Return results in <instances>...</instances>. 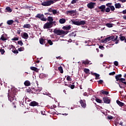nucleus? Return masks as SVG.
<instances>
[{"label": "nucleus", "instance_id": "nucleus-36", "mask_svg": "<svg viewBox=\"0 0 126 126\" xmlns=\"http://www.w3.org/2000/svg\"><path fill=\"white\" fill-rule=\"evenodd\" d=\"M0 39L2 40V41H6V40H7L6 38L4 37L3 35H1Z\"/></svg>", "mask_w": 126, "mask_h": 126}, {"label": "nucleus", "instance_id": "nucleus-47", "mask_svg": "<svg viewBox=\"0 0 126 126\" xmlns=\"http://www.w3.org/2000/svg\"><path fill=\"white\" fill-rule=\"evenodd\" d=\"M18 45H20V46H22L23 45V42H22V41L20 40L18 41Z\"/></svg>", "mask_w": 126, "mask_h": 126}, {"label": "nucleus", "instance_id": "nucleus-31", "mask_svg": "<svg viewBox=\"0 0 126 126\" xmlns=\"http://www.w3.org/2000/svg\"><path fill=\"white\" fill-rule=\"evenodd\" d=\"M93 75H95V79H99V77L100 76V75H99V74H97L96 73H94L93 74Z\"/></svg>", "mask_w": 126, "mask_h": 126}, {"label": "nucleus", "instance_id": "nucleus-59", "mask_svg": "<svg viewBox=\"0 0 126 126\" xmlns=\"http://www.w3.org/2000/svg\"><path fill=\"white\" fill-rule=\"evenodd\" d=\"M99 49H101V50H103V49L104 48V46H103L102 45H99Z\"/></svg>", "mask_w": 126, "mask_h": 126}, {"label": "nucleus", "instance_id": "nucleus-38", "mask_svg": "<svg viewBox=\"0 0 126 126\" xmlns=\"http://www.w3.org/2000/svg\"><path fill=\"white\" fill-rule=\"evenodd\" d=\"M108 38L109 39L110 41H111V40H112V41H114V39H115V36H109Z\"/></svg>", "mask_w": 126, "mask_h": 126}, {"label": "nucleus", "instance_id": "nucleus-55", "mask_svg": "<svg viewBox=\"0 0 126 126\" xmlns=\"http://www.w3.org/2000/svg\"><path fill=\"white\" fill-rule=\"evenodd\" d=\"M109 75H115L116 74V72L113 71L112 72L109 73Z\"/></svg>", "mask_w": 126, "mask_h": 126}, {"label": "nucleus", "instance_id": "nucleus-1", "mask_svg": "<svg viewBox=\"0 0 126 126\" xmlns=\"http://www.w3.org/2000/svg\"><path fill=\"white\" fill-rule=\"evenodd\" d=\"M54 33L55 34H56V35H59V36H63V35H66L67 34L68 32H65L63 30H60V29H54L53 31Z\"/></svg>", "mask_w": 126, "mask_h": 126}, {"label": "nucleus", "instance_id": "nucleus-6", "mask_svg": "<svg viewBox=\"0 0 126 126\" xmlns=\"http://www.w3.org/2000/svg\"><path fill=\"white\" fill-rule=\"evenodd\" d=\"M87 6L88 8H90L91 9H92V8H94V6H95V3L92 2H91L87 4Z\"/></svg>", "mask_w": 126, "mask_h": 126}, {"label": "nucleus", "instance_id": "nucleus-63", "mask_svg": "<svg viewBox=\"0 0 126 126\" xmlns=\"http://www.w3.org/2000/svg\"><path fill=\"white\" fill-rule=\"evenodd\" d=\"M122 13H123V14H126V9L123 10L122 12Z\"/></svg>", "mask_w": 126, "mask_h": 126}, {"label": "nucleus", "instance_id": "nucleus-10", "mask_svg": "<svg viewBox=\"0 0 126 126\" xmlns=\"http://www.w3.org/2000/svg\"><path fill=\"white\" fill-rule=\"evenodd\" d=\"M30 106H32V107H34L35 106H38V105H39V103H38V102H36V101H32L30 103Z\"/></svg>", "mask_w": 126, "mask_h": 126}, {"label": "nucleus", "instance_id": "nucleus-42", "mask_svg": "<svg viewBox=\"0 0 126 126\" xmlns=\"http://www.w3.org/2000/svg\"><path fill=\"white\" fill-rule=\"evenodd\" d=\"M18 51L19 52H22V51H24V47H20V48H18Z\"/></svg>", "mask_w": 126, "mask_h": 126}, {"label": "nucleus", "instance_id": "nucleus-30", "mask_svg": "<svg viewBox=\"0 0 126 126\" xmlns=\"http://www.w3.org/2000/svg\"><path fill=\"white\" fill-rule=\"evenodd\" d=\"M58 70L60 71L61 73H63V67L62 66L58 67Z\"/></svg>", "mask_w": 126, "mask_h": 126}, {"label": "nucleus", "instance_id": "nucleus-23", "mask_svg": "<svg viewBox=\"0 0 126 126\" xmlns=\"http://www.w3.org/2000/svg\"><path fill=\"white\" fill-rule=\"evenodd\" d=\"M94 98H95V101H96V102H97V103H99L100 104L103 103V101H102L101 99L97 98H96V97H94Z\"/></svg>", "mask_w": 126, "mask_h": 126}, {"label": "nucleus", "instance_id": "nucleus-56", "mask_svg": "<svg viewBox=\"0 0 126 126\" xmlns=\"http://www.w3.org/2000/svg\"><path fill=\"white\" fill-rule=\"evenodd\" d=\"M119 87L120 88H122V89H123V88H124V84H119Z\"/></svg>", "mask_w": 126, "mask_h": 126}, {"label": "nucleus", "instance_id": "nucleus-16", "mask_svg": "<svg viewBox=\"0 0 126 126\" xmlns=\"http://www.w3.org/2000/svg\"><path fill=\"white\" fill-rule=\"evenodd\" d=\"M109 41H110V39L108 37H106V38L102 40V43H108V42H109Z\"/></svg>", "mask_w": 126, "mask_h": 126}, {"label": "nucleus", "instance_id": "nucleus-37", "mask_svg": "<svg viewBox=\"0 0 126 126\" xmlns=\"http://www.w3.org/2000/svg\"><path fill=\"white\" fill-rule=\"evenodd\" d=\"M119 81L120 82H122V83H124V82L126 81V79L121 78H120Z\"/></svg>", "mask_w": 126, "mask_h": 126}, {"label": "nucleus", "instance_id": "nucleus-18", "mask_svg": "<svg viewBox=\"0 0 126 126\" xmlns=\"http://www.w3.org/2000/svg\"><path fill=\"white\" fill-rule=\"evenodd\" d=\"M115 6L116 8H121V7H122V5L120 3H115Z\"/></svg>", "mask_w": 126, "mask_h": 126}, {"label": "nucleus", "instance_id": "nucleus-27", "mask_svg": "<svg viewBox=\"0 0 126 126\" xmlns=\"http://www.w3.org/2000/svg\"><path fill=\"white\" fill-rule=\"evenodd\" d=\"M113 24H111V23H107L106 24V26H107V27H108V28H112V27H113Z\"/></svg>", "mask_w": 126, "mask_h": 126}, {"label": "nucleus", "instance_id": "nucleus-28", "mask_svg": "<svg viewBox=\"0 0 126 126\" xmlns=\"http://www.w3.org/2000/svg\"><path fill=\"white\" fill-rule=\"evenodd\" d=\"M70 28H71L70 26H68L63 27V29H64V30H69V29H70Z\"/></svg>", "mask_w": 126, "mask_h": 126}, {"label": "nucleus", "instance_id": "nucleus-4", "mask_svg": "<svg viewBox=\"0 0 126 126\" xmlns=\"http://www.w3.org/2000/svg\"><path fill=\"white\" fill-rule=\"evenodd\" d=\"M53 27V24L51 22H47L46 24L44 25V29H49V28H52Z\"/></svg>", "mask_w": 126, "mask_h": 126}, {"label": "nucleus", "instance_id": "nucleus-21", "mask_svg": "<svg viewBox=\"0 0 126 126\" xmlns=\"http://www.w3.org/2000/svg\"><path fill=\"white\" fill-rule=\"evenodd\" d=\"M24 85H25V86H30V85H31V83L29 81H26L24 82Z\"/></svg>", "mask_w": 126, "mask_h": 126}, {"label": "nucleus", "instance_id": "nucleus-52", "mask_svg": "<svg viewBox=\"0 0 126 126\" xmlns=\"http://www.w3.org/2000/svg\"><path fill=\"white\" fill-rule=\"evenodd\" d=\"M112 3H108L106 4V6H108V7H111Z\"/></svg>", "mask_w": 126, "mask_h": 126}, {"label": "nucleus", "instance_id": "nucleus-26", "mask_svg": "<svg viewBox=\"0 0 126 126\" xmlns=\"http://www.w3.org/2000/svg\"><path fill=\"white\" fill-rule=\"evenodd\" d=\"M5 9L7 12H11L12 11V9H11V8H10V7H6Z\"/></svg>", "mask_w": 126, "mask_h": 126}, {"label": "nucleus", "instance_id": "nucleus-39", "mask_svg": "<svg viewBox=\"0 0 126 126\" xmlns=\"http://www.w3.org/2000/svg\"><path fill=\"white\" fill-rule=\"evenodd\" d=\"M68 87H70L71 89H74V87H75V86H74V85L70 84L68 85Z\"/></svg>", "mask_w": 126, "mask_h": 126}, {"label": "nucleus", "instance_id": "nucleus-61", "mask_svg": "<svg viewBox=\"0 0 126 126\" xmlns=\"http://www.w3.org/2000/svg\"><path fill=\"white\" fill-rule=\"evenodd\" d=\"M114 39H113V41H117V40H118V36H115V38L114 37Z\"/></svg>", "mask_w": 126, "mask_h": 126}, {"label": "nucleus", "instance_id": "nucleus-3", "mask_svg": "<svg viewBox=\"0 0 126 126\" xmlns=\"http://www.w3.org/2000/svg\"><path fill=\"white\" fill-rule=\"evenodd\" d=\"M35 17L36 18H39L41 21H47V18H45L44 14H37Z\"/></svg>", "mask_w": 126, "mask_h": 126}, {"label": "nucleus", "instance_id": "nucleus-46", "mask_svg": "<svg viewBox=\"0 0 126 126\" xmlns=\"http://www.w3.org/2000/svg\"><path fill=\"white\" fill-rule=\"evenodd\" d=\"M120 40H121V41H124V40L126 39V37H125V36H120Z\"/></svg>", "mask_w": 126, "mask_h": 126}, {"label": "nucleus", "instance_id": "nucleus-33", "mask_svg": "<svg viewBox=\"0 0 126 126\" xmlns=\"http://www.w3.org/2000/svg\"><path fill=\"white\" fill-rule=\"evenodd\" d=\"M8 100L10 102H12V101H13V100H14V98L12 97V96H9L8 97Z\"/></svg>", "mask_w": 126, "mask_h": 126}, {"label": "nucleus", "instance_id": "nucleus-51", "mask_svg": "<svg viewBox=\"0 0 126 126\" xmlns=\"http://www.w3.org/2000/svg\"><path fill=\"white\" fill-rule=\"evenodd\" d=\"M114 64H115L116 66H118V65H119V62H118V61H115L114 62Z\"/></svg>", "mask_w": 126, "mask_h": 126}, {"label": "nucleus", "instance_id": "nucleus-54", "mask_svg": "<svg viewBox=\"0 0 126 126\" xmlns=\"http://www.w3.org/2000/svg\"><path fill=\"white\" fill-rule=\"evenodd\" d=\"M12 41H18V37H14L12 39Z\"/></svg>", "mask_w": 126, "mask_h": 126}, {"label": "nucleus", "instance_id": "nucleus-50", "mask_svg": "<svg viewBox=\"0 0 126 126\" xmlns=\"http://www.w3.org/2000/svg\"><path fill=\"white\" fill-rule=\"evenodd\" d=\"M66 79L68 81H71V78H70V76H69L67 77Z\"/></svg>", "mask_w": 126, "mask_h": 126}, {"label": "nucleus", "instance_id": "nucleus-29", "mask_svg": "<svg viewBox=\"0 0 126 126\" xmlns=\"http://www.w3.org/2000/svg\"><path fill=\"white\" fill-rule=\"evenodd\" d=\"M30 27H31V25L29 24H25L23 26L24 28H30Z\"/></svg>", "mask_w": 126, "mask_h": 126}, {"label": "nucleus", "instance_id": "nucleus-11", "mask_svg": "<svg viewBox=\"0 0 126 126\" xmlns=\"http://www.w3.org/2000/svg\"><path fill=\"white\" fill-rule=\"evenodd\" d=\"M91 63V61L88 60H86L85 61H83L82 63H83L84 64H92V63Z\"/></svg>", "mask_w": 126, "mask_h": 126}, {"label": "nucleus", "instance_id": "nucleus-57", "mask_svg": "<svg viewBox=\"0 0 126 126\" xmlns=\"http://www.w3.org/2000/svg\"><path fill=\"white\" fill-rule=\"evenodd\" d=\"M88 91L90 93H92V92H93V90H92L91 89L89 88L88 89Z\"/></svg>", "mask_w": 126, "mask_h": 126}, {"label": "nucleus", "instance_id": "nucleus-35", "mask_svg": "<svg viewBox=\"0 0 126 126\" xmlns=\"http://www.w3.org/2000/svg\"><path fill=\"white\" fill-rule=\"evenodd\" d=\"M44 40L43 39V38L40 39H39L40 44H41V45H43V44H44Z\"/></svg>", "mask_w": 126, "mask_h": 126}, {"label": "nucleus", "instance_id": "nucleus-64", "mask_svg": "<svg viewBox=\"0 0 126 126\" xmlns=\"http://www.w3.org/2000/svg\"><path fill=\"white\" fill-rule=\"evenodd\" d=\"M120 1H121V2H126V0H119Z\"/></svg>", "mask_w": 126, "mask_h": 126}, {"label": "nucleus", "instance_id": "nucleus-19", "mask_svg": "<svg viewBox=\"0 0 126 126\" xmlns=\"http://www.w3.org/2000/svg\"><path fill=\"white\" fill-rule=\"evenodd\" d=\"M14 22V21L12 20H8L7 21V24H8V25H12V24H13Z\"/></svg>", "mask_w": 126, "mask_h": 126}, {"label": "nucleus", "instance_id": "nucleus-60", "mask_svg": "<svg viewBox=\"0 0 126 126\" xmlns=\"http://www.w3.org/2000/svg\"><path fill=\"white\" fill-rule=\"evenodd\" d=\"M54 10L53 9H52V8H49V9H48V11H49V12H53V11Z\"/></svg>", "mask_w": 126, "mask_h": 126}, {"label": "nucleus", "instance_id": "nucleus-32", "mask_svg": "<svg viewBox=\"0 0 126 126\" xmlns=\"http://www.w3.org/2000/svg\"><path fill=\"white\" fill-rule=\"evenodd\" d=\"M101 93L102 94H104V95H108V94H109V92L105 91H101Z\"/></svg>", "mask_w": 126, "mask_h": 126}, {"label": "nucleus", "instance_id": "nucleus-13", "mask_svg": "<svg viewBox=\"0 0 126 126\" xmlns=\"http://www.w3.org/2000/svg\"><path fill=\"white\" fill-rule=\"evenodd\" d=\"M116 103L120 107H123V106H124V105H125V103H124L123 102H121L120 100H117Z\"/></svg>", "mask_w": 126, "mask_h": 126}, {"label": "nucleus", "instance_id": "nucleus-62", "mask_svg": "<svg viewBox=\"0 0 126 126\" xmlns=\"http://www.w3.org/2000/svg\"><path fill=\"white\" fill-rule=\"evenodd\" d=\"M98 83L99 84H102V83H103V80H100L99 81H98Z\"/></svg>", "mask_w": 126, "mask_h": 126}, {"label": "nucleus", "instance_id": "nucleus-17", "mask_svg": "<svg viewBox=\"0 0 126 126\" xmlns=\"http://www.w3.org/2000/svg\"><path fill=\"white\" fill-rule=\"evenodd\" d=\"M109 41H110V39L108 37H106V38L102 40V43H108V42H109Z\"/></svg>", "mask_w": 126, "mask_h": 126}, {"label": "nucleus", "instance_id": "nucleus-40", "mask_svg": "<svg viewBox=\"0 0 126 126\" xmlns=\"http://www.w3.org/2000/svg\"><path fill=\"white\" fill-rule=\"evenodd\" d=\"M78 1V0H72L71 1V3H72V4H74V3H76V2H77Z\"/></svg>", "mask_w": 126, "mask_h": 126}, {"label": "nucleus", "instance_id": "nucleus-34", "mask_svg": "<svg viewBox=\"0 0 126 126\" xmlns=\"http://www.w3.org/2000/svg\"><path fill=\"white\" fill-rule=\"evenodd\" d=\"M105 12H110V11H111V9L110 7H107L105 9Z\"/></svg>", "mask_w": 126, "mask_h": 126}, {"label": "nucleus", "instance_id": "nucleus-7", "mask_svg": "<svg viewBox=\"0 0 126 126\" xmlns=\"http://www.w3.org/2000/svg\"><path fill=\"white\" fill-rule=\"evenodd\" d=\"M103 100L104 103H105V104H110V102H111V100L107 97H103Z\"/></svg>", "mask_w": 126, "mask_h": 126}, {"label": "nucleus", "instance_id": "nucleus-9", "mask_svg": "<svg viewBox=\"0 0 126 126\" xmlns=\"http://www.w3.org/2000/svg\"><path fill=\"white\" fill-rule=\"evenodd\" d=\"M80 103L82 108H85V107H86V103H85V100H81L80 101Z\"/></svg>", "mask_w": 126, "mask_h": 126}, {"label": "nucleus", "instance_id": "nucleus-48", "mask_svg": "<svg viewBox=\"0 0 126 126\" xmlns=\"http://www.w3.org/2000/svg\"><path fill=\"white\" fill-rule=\"evenodd\" d=\"M113 116H111V115H108L107 116V119L108 120H113Z\"/></svg>", "mask_w": 126, "mask_h": 126}, {"label": "nucleus", "instance_id": "nucleus-58", "mask_svg": "<svg viewBox=\"0 0 126 126\" xmlns=\"http://www.w3.org/2000/svg\"><path fill=\"white\" fill-rule=\"evenodd\" d=\"M13 53H14V54H18V50H14L12 51Z\"/></svg>", "mask_w": 126, "mask_h": 126}, {"label": "nucleus", "instance_id": "nucleus-12", "mask_svg": "<svg viewBox=\"0 0 126 126\" xmlns=\"http://www.w3.org/2000/svg\"><path fill=\"white\" fill-rule=\"evenodd\" d=\"M48 22H51V24H53V21H54V19L53 18V17L49 16L47 17V19H46Z\"/></svg>", "mask_w": 126, "mask_h": 126}, {"label": "nucleus", "instance_id": "nucleus-53", "mask_svg": "<svg viewBox=\"0 0 126 126\" xmlns=\"http://www.w3.org/2000/svg\"><path fill=\"white\" fill-rule=\"evenodd\" d=\"M48 43L49 45H53V42L51 40H48Z\"/></svg>", "mask_w": 126, "mask_h": 126}, {"label": "nucleus", "instance_id": "nucleus-5", "mask_svg": "<svg viewBox=\"0 0 126 126\" xmlns=\"http://www.w3.org/2000/svg\"><path fill=\"white\" fill-rule=\"evenodd\" d=\"M74 24H75V25L78 26L85 25V24H86V21L82 20L80 21H75L74 22Z\"/></svg>", "mask_w": 126, "mask_h": 126}, {"label": "nucleus", "instance_id": "nucleus-14", "mask_svg": "<svg viewBox=\"0 0 126 126\" xmlns=\"http://www.w3.org/2000/svg\"><path fill=\"white\" fill-rule=\"evenodd\" d=\"M65 19L64 18H62L59 20V22L61 24H64V23H65Z\"/></svg>", "mask_w": 126, "mask_h": 126}, {"label": "nucleus", "instance_id": "nucleus-41", "mask_svg": "<svg viewBox=\"0 0 126 126\" xmlns=\"http://www.w3.org/2000/svg\"><path fill=\"white\" fill-rule=\"evenodd\" d=\"M31 69L32 70H34V71H36L37 69V68L36 67H31Z\"/></svg>", "mask_w": 126, "mask_h": 126}, {"label": "nucleus", "instance_id": "nucleus-22", "mask_svg": "<svg viewBox=\"0 0 126 126\" xmlns=\"http://www.w3.org/2000/svg\"><path fill=\"white\" fill-rule=\"evenodd\" d=\"M23 38L24 39H28V33L26 32H24L23 35Z\"/></svg>", "mask_w": 126, "mask_h": 126}, {"label": "nucleus", "instance_id": "nucleus-8", "mask_svg": "<svg viewBox=\"0 0 126 126\" xmlns=\"http://www.w3.org/2000/svg\"><path fill=\"white\" fill-rule=\"evenodd\" d=\"M99 9H100L101 12H105V9H106V6L105 5H102L98 7Z\"/></svg>", "mask_w": 126, "mask_h": 126}, {"label": "nucleus", "instance_id": "nucleus-43", "mask_svg": "<svg viewBox=\"0 0 126 126\" xmlns=\"http://www.w3.org/2000/svg\"><path fill=\"white\" fill-rule=\"evenodd\" d=\"M109 8L111 9V11H114V10H115V7L113 5H111Z\"/></svg>", "mask_w": 126, "mask_h": 126}, {"label": "nucleus", "instance_id": "nucleus-20", "mask_svg": "<svg viewBox=\"0 0 126 126\" xmlns=\"http://www.w3.org/2000/svg\"><path fill=\"white\" fill-rule=\"evenodd\" d=\"M75 13V11L74 10H68L66 11L67 14H73V13Z\"/></svg>", "mask_w": 126, "mask_h": 126}, {"label": "nucleus", "instance_id": "nucleus-24", "mask_svg": "<svg viewBox=\"0 0 126 126\" xmlns=\"http://www.w3.org/2000/svg\"><path fill=\"white\" fill-rule=\"evenodd\" d=\"M35 90L36 92H40V91H42V87H35Z\"/></svg>", "mask_w": 126, "mask_h": 126}, {"label": "nucleus", "instance_id": "nucleus-25", "mask_svg": "<svg viewBox=\"0 0 126 126\" xmlns=\"http://www.w3.org/2000/svg\"><path fill=\"white\" fill-rule=\"evenodd\" d=\"M84 72H85V73H86V74L90 73V70H89V69L88 68H85L84 69Z\"/></svg>", "mask_w": 126, "mask_h": 126}, {"label": "nucleus", "instance_id": "nucleus-44", "mask_svg": "<svg viewBox=\"0 0 126 126\" xmlns=\"http://www.w3.org/2000/svg\"><path fill=\"white\" fill-rule=\"evenodd\" d=\"M9 50H11V49H13H13H15V47H14V46L12 45H9Z\"/></svg>", "mask_w": 126, "mask_h": 126}, {"label": "nucleus", "instance_id": "nucleus-2", "mask_svg": "<svg viewBox=\"0 0 126 126\" xmlns=\"http://www.w3.org/2000/svg\"><path fill=\"white\" fill-rule=\"evenodd\" d=\"M53 3L54 1L53 0L45 1L41 3V5L43 6H50L51 4H53Z\"/></svg>", "mask_w": 126, "mask_h": 126}, {"label": "nucleus", "instance_id": "nucleus-45", "mask_svg": "<svg viewBox=\"0 0 126 126\" xmlns=\"http://www.w3.org/2000/svg\"><path fill=\"white\" fill-rule=\"evenodd\" d=\"M5 52L4 49H0V53H1V55H3Z\"/></svg>", "mask_w": 126, "mask_h": 126}, {"label": "nucleus", "instance_id": "nucleus-15", "mask_svg": "<svg viewBox=\"0 0 126 126\" xmlns=\"http://www.w3.org/2000/svg\"><path fill=\"white\" fill-rule=\"evenodd\" d=\"M121 77H122V74L117 75L115 76V78L116 79V81H120V79H121Z\"/></svg>", "mask_w": 126, "mask_h": 126}, {"label": "nucleus", "instance_id": "nucleus-49", "mask_svg": "<svg viewBox=\"0 0 126 126\" xmlns=\"http://www.w3.org/2000/svg\"><path fill=\"white\" fill-rule=\"evenodd\" d=\"M52 13L55 15V14H57L58 13V12L57 11V10L54 9Z\"/></svg>", "mask_w": 126, "mask_h": 126}]
</instances>
